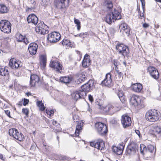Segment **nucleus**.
I'll use <instances>...</instances> for the list:
<instances>
[{"label":"nucleus","mask_w":161,"mask_h":161,"mask_svg":"<svg viewBox=\"0 0 161 161\" xmlns=\"http://www.w3.org/2000/svg\"><path fill=\"white\" fill-rule=\"evenodd\" d=\"M8 8L4 5H0V12L1 13H5L7 12Z\"/></svg>","instance_id":"c9c22d12"},{"label":"nucleus","mask_w":161,"mask_h":161,"mask_svg":"<svg viewBox=\"0 0 161 161\" xmlns=\"http://www.w3.org/2000/svg\"><path fill=\"white\" fill-rule=\"evenodd\" d=\"M11 24L8 21L2 20L0 22V28L2 31L5 33H9L11 31Z\"/></svg>","instance_id":"6e6552de"},{"label":"nucleus","mask_w":161,"mask_h":161,"mask_svg":"<svg viewBox=\"0 0 161 161\" xmlns=\"http://www.w3.org/2000/svg\"><path fill=\"white\" fill-rule=\"evenodd\" d=\"M27 20L29 23H32L35 25H36L38 21L37 17L33 14H31L28 16Z\"/></svg>","instance_id":"6ab92c4d"},{"label":"nucleus","mask_w":161,"mask_h":161,"mask_svg":"<svg viewBox=\"0 0 161 161\" xmlns=\"http://www.w3.org/2000/svg\"><path fill=\"white\" fill-rule=\"evenodd\" d=\"M29 4L31 6L28 8V9H32L36 8V3L34 0H30L29 1Z\"/></svg>","instance_id":"e433bc0d"},{"label":"nucleus","mask_w":161,"mask_h":161,"mask_svg":"<svg viewBox=\"0 0 161 161\" xmlns=\"http://www.w3.org/2000/svg\"><path fill=\"white\" fill-rule=\"evenodd\" d=\"M140 15L141 17H144V15L143 13H140Z\"/></svg>","instance_id":"774afa93"},{"label":"nucleus","mask_w":161,"mask_h":161,"mask_svg":"<svg viewBox=\"0 0 161 161\" xmlns=\"http://www.w3.org/2000/svg\"><path fill=\"white\" fill-rule=\"evenodd\" d=\"M123 151L120 148H119L118 151H116V153L118 155H121Z\"/></svg>","instance_id":"3c124183"},{"label":"nucleus","mask_w":161,"mask_h":161,"mask_svg":"<svg viewBox=\"0 0 161 161\" xmlns=\"http://www.w3.org/2000/svg\"><path fill=\"white\" fill-rule=\"evenodd\" d=\"M90 145L92 147L97 148V141L90 142Z\"/></svg>","instance_id":"a18cd8bd"},{"label":"nucleus","mask_w":161,"mask_h":161,"mask_svg":"<svg viewBox=\"0 0 161 161\" xmlns=\"http://www.w3.org/2000/svg\"><path fill=\"white\" fill-rule=\"evenodd\" d=\"M142 3V6L143 8H144V7L145 6V0H141V1Z\"/></svg>","instance_id":"052dcab7"},{"label":"nucleus","mask_w":161,"mask_h":161,"mask_svg":"<svg viewBox=\"0 0 161 161\" xmlns=\"http://www.w3.org/2000/svg\"><path fill=\"white\" fill-rule=\"evenodd\" d=\"M140 148L141 153L143 155L147 156V158L153 157L152 153L154 150V147L153 145H149L147 147L142 144H141Z\"/></svg>","instance_id":"7ed1b4c3"},{"label":"nucleus","mask_w":161,"mask_h":161,"mask_svg":"<svg viewBox=\"0 0 161 161\" xmlns=\"http://www.w3.org/2000/svg\"><path fill=\"white\" fill-rule=\"evenodd\" d=\"M116 49L119 54L124 56H127L129 53L128 47L123 43L118 44L116 46Z\"/></svg>","instance_id":"423d86ee"},{"label":"nucleus","mask_w":161,"mask_h":161,"mask_svg":"<svg viewBox=\"0 0 161 161\" xmlns=\"http://www.w3.org/2000/svg\"><path fill=\"white\" fill-rule=\"evenodd\" d=\"M60 37L59 33L53 32L48 35L47 39L50 42H56L59 41Z\"/></svg>","instance_id":"f8f14e48"},{"label":"nucleus","mask_w":161,"mask_h":161,"mask_svg":"<svg viewBox=\"0 0 161 161\" xmlns=\"http://www.w3.org/2000/svg\"><path fill=\"white\" fill-rule=\"evenodd\" d=\"M14 138L16 140L21 142L23 141L25 139V137L20 132L17 131V133L14 136Z\"/></svg>","instance_id":"c85d7f7f"},{"label":"nucleus","mask_w":161,"mask_h":161,"mask_svg":"<svg viewBox=\"0 0 161 161\" xmlns=\"http://www.w3.org/2000/svg\"><path fill=\"white\" fill-rule=\"evenodd\" d=\"M121 10L120 9L114 8V10L111 13L116 20H119L121 18Z\"/></svg>","instance_id":"412c9836"},{"label":"nucleus","mask_w":161,"mask_h":161,"mask_svg":"<svg viewBox=\"0 0 161 161\" xmlns=\"http://www.w3.org/2000/svg\"><path fill=\"white\" fill-rule=\"evenodd\" d=\"M117 74L119 75V77L120 79H121L122 78V74L119 71H117Z\"/></svg>","instance_id":"4d7b16f0"},{"label":"nucleus","mask_w":161,"mask_h":161,"mask_svg":"<svg viewBox=\"0 0 161 161\" xmlns=\"http://www.w3.org/2000/svg\"><path fill=\"white\" fill-rule=\"evenodd\" d=\"M119 97L122 102H124L125 101L124 94L123 91L122 90H120L119 91L118 94Z\"/></svg>","instance_id":"f704fd0d"},{"label":"nucleus","mask_w":161,"mask_h":161,"mask_svg":"<svg viewBox=\"0 0 161 161\" xmlns=\"http://www.w3.org/2000/svg\"><path fill=\"white\" fill-rule=\"evenodd\" d=\"M84 122L83 121H78L76 126L75 131L73 136H78L79 135V133L82 130Z\"/></svg>","instance_id":"aec40b11"},{"label":"nucleus","mask_w":161,"mask_h":161,"mask_svg":"<svg viewBox=\"0 0 161 161\" xmlns=\"http://www.w3.org/2000/svg\"><path fill=\"white\" fill-rule=\"evenodd\" d=\"M119 64V62L117 60L114 61V64L115 66H118Z\"/></svg>","instance_id":"6e6d98bb"},{"label":"nucleus","mask_w":161,"mask_h":161,"mask_svg":"<svg viewBox=\"0 0 161 161\" xmlns=\"http://www.w3.org/2000/svg\"><path fill=\"white\" fill-rule=\"evenodd\" d=\"M95 126L100 135L104 136L108 133V127L105 124L99 121L95 123Z\"/></svg>","instance_id":"20e7f679"},{"label":"nucleus","mask_w":161,"mask_h":161,"mask_svg":"<svg viewBox=\"0 0 161 161\" xmlns=\"http://www.w3.org/2000/svg\"><path fill=\"white\" fill-rule=\"evenodd\" d=\"M55 127H53V129L57 131H59L61 130L60 124L57 122V121H51Z\"/></svg>","instance_id":"7c9ffc66"},{"label":"nucleus","mask_w":161,"mask_h":161,"mask_svg":"<svg viewBox=\"0 0 161 161\" xmlns=\"http://www.w3.org/2000/svg\"><path fill=\"white\" fill-rule=\"evenodd\" d=\"M152 127L153 128V129L151 130H150V132L154 136L156 137L157 134H161V128L160 127L156 125H153Z\"/></svg>","instance_id":"4be33fe9"},{"label":"nucleus","mask_w":161,"mask_h":161,"mask_svg":"<svg viewBox=\"0 0 161 161\" xmlns=\"http://www.w3.org/2000/svg\"><path fill=\"white\" fill-rule=\"evenodd\" d=\"M37 104L39 107L41 111H44L45 109L43 104L42 103V101H38L37 102Z\"/></svg>","instance_id":"58836bf2"},{"label":"nucleus","mask_w":161,"mask_h":161,"mask_svg":"<svg viewBox=\"0 0 161 161\" xmlns=\"http://www.w3.org/2000/svg\"><path fill=\"white\" fill-rule=\"evenodd\" d=\"M121 124L124 128H126L131 125L132 121H121Z\"/></svg>","instance_id":"ea45409f"},{"label":"nucleus","mask_w":161,"mask_h":161,"mask_svg":"<svg viewBox=\"0 0 161 161\" xmlns=\"http://www.w3.org/2000/svg\"><path fill=\"white\" fill-rule=\"evenodd\" d=\"M87 36L88 34L87 32L81 33L79 34V37L82 38H84Z\"/></svg>","instance_id":"c03bdc74"},{"label":"nucleus","mask_w":161,"mask_h":161,"mask_svg":"<svg viewBox=\"0 0 161 161\" xmlns=\"http://www.w3.org/2000/svg\"><path fill=\"white\" fill-rule=\"evenodd\" d=\"M55 4L58 9L64 10L69 6V0H55Z\"/></svg>","instance_id":"0eeeda50"},{"label":"nucleus","mask_w":161,"mask_h":161,"mask_svg":"<svg viewBox=\"0 0 161 161\" xmlns=\"http://www.w3.org/2000/svg\"><path fill=\"white\" fill-rule=\"evenodd\" d=\"M46 111L47 114L50 116L53 114L54 113V110H49L47 109Z\"/></svg>","instance_id":"49530a36"},{"label":"nucleus","mask_w":161,"mask_h":161,"mask_svg":"<svg viewBox=\"0 0 161 161\" xmlns=\"http://www.w3.org/2000/svg\"><path fill=\"white\" fill-rule=\"evenodd\" d=\"M119 29L120 31L122 32L124 31L128 35H129L130 32V28L126 23H123L120 24L119 26Z\"/></svg>","instance_id":"b1692460"},{"label":"nucleus","mask_w":161,"mask_h":161,"mask_svg":"<svg viewBox=\"0 0 161 161\" xmlns=\"http://www.w3.org/2000/svg\"><path fill=\"white\" fill-rule=\"evenodd\" d=\"M112 79L111 75L109 73H107L105 76L104 79L102 82V85L106 86H109L112 84Z\"/></svg>","instance_id":"dca6fc26"},{"label":"nucleus","mask_w":161,"mask_h":161,"mask_svg":"<svg viewBox=\"0 0 161 161\" xmlns=\"http://www.w3.org/2000/svg\"><path fill=\"white\" fill-rule=\"evenodd\" d=\"M145 117L147 121L150 120L158 121L159 119L160 116L158 114L157 110L154 109L148 111L146 114Z\"/></svg>","instance_id":"39448f33"},{"label":"nucleus","mask_w":161,"mask_h":161,"mask_svg":"<svg viewBox=\"0 0 161 161\" xmlns=\"http://www.w3.org/2000/svg\"><path fill=\"white\" fill-rule=\"evenodd\" d=\"M21 63L19 61H16L15 59H11L9 63V66L12 69H16L20 66Z\"/></svg>","instance_id":"a211bd4d"},{"label":"nucleus","mask_w":161,"mask_h":161,"mask_svg":"<svg viewBox=\"0 0 161 161\" xmlns=\"http://www.w3.org/2000/svg\"><path fill=\"white\" fill-rule=\"evenodd\" d=\"M121 121H131V119L127 115L124 114L121 117Z\"/></svg>","instance_id":"a19ab883"},{"label":"nucleus","mask_w":161,"mask_h":161,"mask_svg":"<svg viewBox=\"0 0 161 161\" xmlns=\"http://www.w3.org/2000/svg\"><path fill=\"white\" fill-rule=\"evenodd\" d=\"M17 41L18 42H23L25 44H27L29 43V40L26 38L25 36H23L21 34L17 35Z\"/></svg>","instance_id":"393cba45"},{"label":"nucleus","mask_w":161,"mask_h":161,"mask_svg":"<svg viewBox=\"0 0 161 161\" xmlns=\"http://www.w3.org/2000/svg\"><path fill=\"white\" fill-rule=\"evenodd\" d=\"M88 98H89V100L91 102H92L93 101V97L91 95H88Z\"/></svg>","instance_id":"bf43d9fd"},{"label":"nucleus","mask_w":161,"mask_h":161,"mask_svg":"<svg viewBox=\"0 0 161 161\" xmlns=\"http://www.w3.org/2000/svg\"><path fill=\"white\" fill-rule=\"evenodd\" d=\"M96 104L98 105L99 108L103 110L106 112L108 113L110 115H112L118 111V108L114 107L111 105H108L106 106H103L102 101L100 99L95 102Z\"/></svg>","instance_id":"f03ea898"},{"label":"nucleus","mask_w":161,"mask_h":161,"mask_svg":"<svg viewBox=\"0 0 161 161\" xmlns=\"http://www.w3.org/2000/svg\"><path fill=\"white\" fill-rule=\"evenodd\" d=\"M22 112L26 116H27L29 114V110L28 109L26 108H23L22 109Z\"/></svg>","instance_id":"09e8293b"},{"label":"nucleus","mask_w":161,"mask_h":161,"mask_svg":"<svg viewBox=\"0 0 161 161\" xmlns=\"http://www.w3.org/2000/svg\"><path fill=\"white\" fill-rule=\"evenodd\" d=\"M148 70L150 75L153 79L157 80L159 78V75L158 70L155 67L150 66L148 68Z\"/></svg>","instance_id":"ddd939ff"},{"label":"nucleus","mask_w":161,"mask_h":161,"mask_svg":"<svg viewBox=\"0 0 161 161\" xmlns=\"http://www.w3.org/2000/svg\"><path fill=\"white\" fill-rule=\"evenodd\" d=\"M114 17L111 12L108 13L106 14L104 20L107 23L110 25L116 20Z\"/></svg>","instance_id":"5701e85b"},{"label":"nucleus","mask_w":161,"mask_h":161,"mask_svg":"<svg viewBox=\"0 0 161 161\" xmlns=\"http://www.w3.org/2000/svg\"><path fill=\"white\" fill-rule=\"evenodd\" d=\"M41 59L44 66L46 65V57L45 55H42L41 57Z\"/></svg>","instance_id":"37998d69"},{"label":"nucleus","mask_w":161,"mask_h":161,"mask_svg":"<svg viewBox=\"0 0 161 161\" xmlns=\"http://www.w3.org/2000/svg\"><path fill=\"white\" fill-rule=\"evenodd\" d=\"M41 1L40 3L42 5L45 7L47 6V3L46 0H41Z\"/></svg>","instance_id":"de8ad7c7"},{"label":"nucleus","mask_w":161,"mask_h":161,"mask_svg":"<svg viewBox=\"0 0 161 161\" xmlns=\"http://www.w3.org/2000/svg\"><path fill=\"white\" fill-rule=\"evenodd\" d=\"M47 28V26L44 23L41 22L39 23L36 27V31L39 34L44 35L48 33Z\"/></svg>","instance_id":"9b49d317"},{"label":"nucleus","mask_w":161,"mask_h":161,"mask_svg":"<svg viewBox=\"0 0 161 161\" xmlns=\"http://www.w3.org/2000/svg\"><path fill=\"white\" fill-rule=\"evenodd\" d=\"M51 67L57 72L61 73L60 70H63L62 65L57 61H53L51 62L50 64Z\"/></svg>","instance_id":"2eb2a0df"},{"label":"nucleus","mask_w":161,"mask_h":161,"mask_svg":"<svg viewBox=\"0 0 161 161\" xmlns=\"http://www.w3.org/2000/svg\"><path fill=\"white\" fill-rule=\"evenodd\" d=\"M83 60H85L86 62H87V63L89 64V59L88 58H84Z\"/></svg>","instance_id":"338daca9"},{"label":"nucleus","mask_w":161,"mask_h":161,"mask_svg":"<svg viewBox=\"0 0 161 161\" xmlns=\"http://www.w3.org/2000/svg\"><path fill=\"white\" fill-rule=\"evenodd\" d=\"M105 6L108 9L110 10L113 7L112 1L111 0H106L104 2Z\"/></svg>","instance_id":"2f4dec72"},{"label":"nucleus","mask_w":161,"mask_h":161,"mask_svg":"<svg viewBox=\"0 0 161 161\" xmlns=\"http://www.w3.org/2000/svg\"><path fill=\"white\" fill-rule=\"evenodd\" d=\"M8 68L5 67L4 68L0 67V75L2 76H5L8 74Z\"/></svg>","instance_id":"473e14b6"},{"label":"nucleus","mask_w":161,"mask_h":161,"mask_svg":"<svg viewBox=\"0 0 161 161\" xmlns=\"http://www.w3.org/2000/svg\"><path fill=\"white\" fill-rule=\"evenodd\" d=\"M18 130L14 128L10 129L9 130L8 133L11 136H12L14 138V136L16 135Z\"/></svg>","instance_id":"4c0bfd02"},{"label":"nucleus","mask_w":161,"mask_h":161,"mask_svg":"<svg viewBox=\"0 0 161 161\" xmlns=\"http://www.w3.org/2000/svg\"><path fill=\"white\" fill-rule=\"evenodd\" d=\"M135 131L136 133L139 136V137H140L141 136L140 131L138 130H135Z\"/></svg>","instance_id":"680f3d73"},{"label":"nucleus","mask_w":161,"mask_h":161,"mask_svg":"<svg viewBox=\"0 0 161 161\" xmlns=\"http://www.w3.org/2000/svg\"><path fill=\"white\" fill-rule=\"evenodd\" d=\"M131 88L134 92H140L142 88V86L140 83L134 84L131 86Z\"/></svg>","instance_id":"a878e982"},{"label":"nucleus","mask_w":161,"mask_h":161,"mask_svg":"<svg viewBox=\"0 0 161 161\" xmlns=\"http://www.w3.org/2000/svg\"><path fill=\"white\" fill-rule=\"evenodd\" d=\"M29 102V100L27 99H26L24 98V103H23V105L24 106L26 105Z\"/></svg>","instance_id":"864d4df0"},{"label":"nucleus","mask_w":161,"mask_h":161,"mask_svg":"<svg viewBox=\"0 0 161 161\" xmlns=\"http://www.w3.org/2000/svg\"><path fill=\"white\" fill-rule=\"evenodd\" d=\"M141 103V98L138 96L133 95L130 97V104L135 107H137L140 105Z\"/></svg>","instance_id":"4468645a"},{"label":"nucleus","mask_w":161,"mask_h":161,"mask_svg":"<svg viewBox=\"0 0 161 161\" xmlns=\"http://www.w3.org/2000/svg\"><path fill=\"white\" fill-rule=\"evenodd\" d=\"M60 45H62L63 46H67L69 47H72V45L71 43L69 40L64 39L61 42L59 43Z\"/></svg>","instance_id":"72a5a7b5"},{"label":"nucleus","mask_w":161,"mask_h":161,"mask_svg":"<svg viewBox=\"0 0 161 161\" xmlns=\"http://www.w3.org/2000/svg\"><path fill=\"white\" fill-rule=\"evenodd\" d=\"M79 117L78 115H75L73 116V119L74 120H79Z\"/></svg>","instance_id":"5fc2aeb1"},{"label":"nucleus","mask_w":161,"mask_h":161,"mask_svg":"<svg viewBox=\"0 0 161 161\" xmlns=\"http://www.w3.org/2000/svg\"><path fill=\"white\" fill-rule=\"evenodd\" d=\"M119 148L118 147H116L115 146H113L112 148V149L113 151L115 153H116V151H118V150Z\"/></svg>","instance_id":"8fccbe9b"},{"label":"nucleus","mask_w":161,"mask_h":161,"mask_svg":"<svg viewBox=\"0 0 161 161\" xmlns=\"http://www.w3.org/2000/svg\"><path fill=\"white\" fill-rule=\"evenodd\" d=\"M88 63H87V62H86L85 60H83L82 62V66L83 67H87Z\"/></svg>","instance_id":"603ef678"},{"label":"nucleus","mask_w":161,"mask_h":161,"mask_svg":"<svg viewBox=\"0 0 161 161\" xmlns=\"http://www.w3.org/2000/svg\"><path fill=\"white\" fill-rule=\"evenodd\" d=\"M74 22L76 24L77 27V29L78 31H79L80 29V23L79 20L78 19H74Z\"/></svg>","instance_id":"79ce46f5"},{"label":"nucleus","mask_w":161,"mask_h":161,"mask_svg":"<svg viewBox=\"0 0 161 161\" xmlns=\"http://www.w3.org/2000/svg\"><path fill=\"white\" fill-rule=\"evenodd\" d=\"M105 143L103 140L99 139L97 141V148L99 150H102L104 147Z\"/></svg>","instance_id":"cd10ccee"},{"label":"nucleus","mask_w":161,"mask_h":161,"mask_svg":"<svg viewBox=\"0 0 161 161\" xmlns=\"http://www.w3.org/2000/svg\"><path fill=\"white\" fill-rule=\"evenodd\" d=\"M38 48L37 44L36 43H30L28 47V50L31 54L34 55L36 53Z\"/></svg>","instance_id":"f3484780"},{"label":"nucleus","mask_w":161,"mask_h":161,"mask_svg":"<svg viewBox=\"0 0 161 161\" xmlns=\"http://www.w3.org/2000/svg\"><path fill=\"white\" fill-rule=\"evenodd\" d=\"M138 146L134 142H131L127 147L125 153L126 155H131L135 154L138 150Z\"/></svg>","instance_id":"1a4fd4ad"},{"label":"nucleus","mask_w":161,"mask_h":161,"mask_svg":"<svg viewBox=\"0 0 161 161\" xmlns=\"http://www.w3.org/2000/svg\"><path fill=\"white\" fill-rule=\"evenodd\" d=\"M41 84V81L39 77L36 75H31L30 80V85L32 87L39 86Z\"/></svg>","instance_id":"9d476101"},{"label":"nucleus","mask_w":161,"mask_h":161,"mask_svg":"<svg viewBox=\"0 0 161 161\" xmlns=\"http://www.w3.org/2000/svg\"><path fill=\"white\" fill-rule=\"evenodd\" d=\"M86 79V77L84 73L82 72L79 74L78 78L75 80V82L78 84L84 81Z\"/></svg>","instance_id":"bb28decb"},{"label":"nucleus","mask_w":161,"mask_h":161,"mask_svg":"<svg viewBox=\"0 0 161 161\" xmlns=\"http://www.w3.org/2000/svg\"><path fill=\"white\" fill-rule=\"evenodd\" d=\"M143 26L144 28H147L149 26V25L147 23H144L143 24Z\"/></svg>","instance_id":"e2e57ef3"},{"label":"nucleus","mask_w":161,"mask_h":161,"mask_svg":"<svg viewBox=\"0 0 161 161\" xmlns=\"http://www.w3.org/2000/svg\"><path fill=\"white\" fill-rule=\"evenodd\" d=\"M0 159L3 160H4V159L3 158V156L2 154H0Z\"/></svg>","instance_id":"69168bd1"},{"label":"nucleus","mask_w":161,"mask_h":161,"mask_svg":"<svg viewBox=\"0 0 161 161\" xmlns=\"http://www.w3.org/2000/svg\"><path fill=\"white\" fill-rule=\"evenodd\" d=\"M5 114L9 117L10 116V111L8 110H5Z\"/></svg>","instance_id":"13d9d810"},{"label":"nucleus","mask_w":161,"mask_h":161,"mask_svg":"<svg viewBox=\"0 0 161 161\" xmlns=\"http://www.w3.org/2000/svg\"><path fill=\"white\" fill-rule=\"evenodd\" d=\"M60 80L61 82L65 84L69 83L72 80V78L69 76L62 77L60 78Z\"/></svg>","instance_id":"c756f323"},{"label":"nucleus","mask_w":161,"mask_h":161,"mask_svg":"<svg viewBox=\"0 0 161 161\" xmlns=\"http://www.w3.org/2000/svg\"><path fill=\"white\" fill-rule=\"evenodd\" d=\"M43 146L46 150H47L48 149V147L47 146V145H46V143H43Z\"/></svg>","instance_id":"0e129e2a"},{"label":"nucleus","mask_w":161,"mask_h":161,"mask_svg":"<svg viewBox=\"0 0 161 161\" xmlns=\"http://www.w3.org/2000/svg\"><path fill=\"white\" fill-rule=\"evenodd\" d=\"M94 82L90 80L88 82L82 85L81 89L74 92L72 94V96L75 100L80 98H84L86 96L87 92H89L93 87Z\"/></svg>","instance_id":"f257e3e1"}]
</instances>
